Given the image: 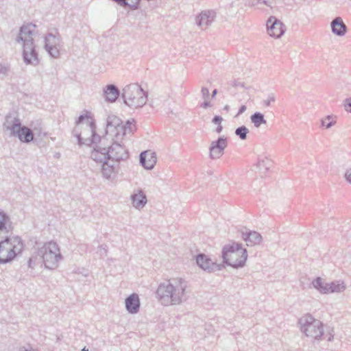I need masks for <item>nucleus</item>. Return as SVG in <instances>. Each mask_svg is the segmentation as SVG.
Listing matches in <instances>:
<instances>
[{
    "instance_id": "nucleus-1",
    "label": "nucleus",
    "mask_w": 351,
    "mask_h": 351,
    "mask_svg": "<svg viewBox=\"0 0 351 351\" xmlns=\"http://www.w3.org/2000/svg\"><path fill=\"white\" fill-rule=\"evenodd\" d=\"M36 35V25L29 23L20 28L16 42L23 45V58L27 64L36 65L38 64V53L34 44Z\"/></svg>"
},
{
    "instance_id": "nucleus-2",
    "label": "nucleus",
    "mask_w": 351,
    "mask_h": 351,
    "mask_svg": "<svg viewBox=\"0 0 351 351\" xmlns=\"http://www.w3.org/2000/svg\"><path fill=\"white\" fill-rule=\"evenodd\" d=\"M108 137L102 136L92 145L93 149L90 153V158L100 166L103 176L107 179L110 178L113 172L112 160L109 158L108 152Z\"/></svg>"
},
{
    "instance_id": "nucleus-3",
    "label": "nucleus",
    "mask_w": 351,
    "mask_h": 351,
    "mask_svg": "<svg viewBox=\"0 0 351 351\" xmlns=\"http://www.w3.org/2000/svg\"><path fill=\"white\" fill-rule=\"evenodd\" d=\"M84 119V117L83 115L78 118L77 125L74 130L75 135L79 144L93 145L102 137L95 133L96 125L93 121L87 118L85 122H82Z\"/></svg>"
},
{
    "instance_id": "nucleus-4",
    "label": "nucleus",
    "mask_w": 351,
    "mask_h": 351,
    "mask_svg": "<svg viewBox=\"0 0 351 351\" xmlns=\"http://www.w3.org/2000/svg\"><path fill=\"white\" fill-rule=\"evenodd\" d=\"M223 262L234 268L241 267L245 265L247 258V253L241 244L232 243L226 245L222 252Z\"/></svg>"
},
{
    "instance_id": "nucleus-5",
    "label": "nucleus",
    "mask_w": 351,
    "mask_h": 351,
    "mask_svg": "<svg viewBox=\"0 0 351 351\" xmlns=\"http://www.w3.org/2000/svg\"><path fill=\"white\" fill-rule=\"evenodd\" d=\"M23 247L21 239L18 237H5L0 242V264L10 263L17 254L22 252Z\"/></svg>"
},
{
    "instance_id": "nucleus-6",
    "label": "nucleus",
    "mask_w": 351,
    "mask_h": 351,
    "mask_svg": "<svg viewBox=\"0 0 351 351\" xmlns=\"http://www.w3.org/2000/svg\"><path fill=\"white\" fill-rule=\"evenodd\" d=\"M38 255L43 258L45 267L51 269L56 268L62 258L58 244L53 241L45 243L39 249Z\"/></svg>"
},
{
    "instance_id": "nucleus-7",
    "label": "nucleus",
    "mask_w": 351,
    "mask_h": 351,
    "mask_svg": "<svg viewBox=\"0 0 351 351\" xmlns=\"http://www.w3.org/2000/svg\"><path fill=\"white\" fill-rule=\"evenodd\" d=\"M298 323L300 325L301 331L308 337L319 340L324 335L322 323L309 314L300 317Z\"/></svg>"
},
{
    "instance_id": "nucleus-8",
    "label": "nucleus",
    "mask_w": 351,
    "mask_h": 351,
    "mask_svg": "<svg viewBox=\"0 0 351 351\" xmlns=\"http://www.w3.org/2000/svg\"><path fill=\"white\" fill-rule=\"evenodd\" d=\"M131 130V123L128 120L125 125L122 121L114 114H110L106 119V137L109 136L111 138L115 137L117 141L122 139L128 131Z\"/></svg>"
},
{
    "instance_id": "nucleus-9",
    "label": "nucleus",
    "mask_w": 351,
    "mask_h": 351,
    "mask_svg": "<svg viewBox=\"0 0 351 351\" xmlns=\"http://www.w3.org/2000/svg\"><path fill=\"white\" fill-rule=\"evenodd\" d=\"M177 282L179 287L178 290H176L174 286L171 284L160 285L157 290L158 295L161 299L167 300V302L169 300H178L180 295L184 293L186 286L181 280H179Z\"/></svg>"
},
{
    "instance_id": "nucleus-10",
    "label": "nucleus",
    "mask_w": 351,
    "mask_h": 351,
    "mask_svg": "<svg viewBox=\"0 0 351 351\" xmlns=\"http://www.w3.org/2000/svg\"><path fill=\"white\" fill-rule=\"evenodd\" d=\"M108 152L109 158L112 160L113 170L116 162L124 160L129 157L128 151L119 143L114 141L113 138L108 139Z\"/></svg>"
},
{
    "instance_id": "nucleus-11",
    "label": "nucleus",
    "mask_w": 351,
    "mask_h": 351,
    "mask_svg": "<svg viewBox=\"0 0 351 351\" xmlns=\"http://www.w3.org/2000/svg\"><path fill=\"white\" fill-rule=\"evenodd\" d=\"M60 43V38L51 33L48 34L45 37V49L53 58L59 56Z\"/></svg>"
},
{
    "instance_id": "nucleus-12",
    "label": "nucleus",
    "mask_w": 351,
    "mask_h": 351,
    "mask_svg": "<svg viewBox=\"0 0 351 351\" xmlns=\"http://www.w3.org/2000/svg\"><path fill=\"white\" fill-rule=\"evenodd\" d=\"M314 287L322 293L341 292L345 289L343 283L325 284L324 280L318 278L313 282Z\"/></svg>"
},
{
    "instance_id": "nucleus-13",
    "label": "nucleus",
    "mask_w": 351,
    "mask_h": 351,
    "mask_svg": "<svg viewBox=\"0 0 351 351\" xmlns=\"http://www.w3.org/2000/svg\"><path fill=\"white\" fill-rule=\"evenodd\" d=\"M140 162L144 168L147 169H153L157 162L156 153L151 150L142 152L140 155Z\"/></svg>"
},
{
    "instance_id": "nucleus-14",
    "label": "nucleus",
    "mask_w": 351,
    "mask_h": 351,
    "mask_svg": "<svg viewBox=\"0 0 351 351\" xmlns=\"http://www.w3.org/2000/svg\"><path fill=\"white\" fill-rule=\"evenodd\" d=\"M268 33L271 36L278 38L284 33L283 25L274 17L267 21Z\"/></svg>"
},
{
    "instance_id": "nucleus-15",
    "label": "nucleus",
    "mask_w": 351,
    "mask_h": 351,
    "mask_svg": "<svg viewBox=\"0 0 351 351\" xmlns=\"http://www.w3.org/2000/svg\"><path fill=\"white\" fill-rule=\"evenodd\" d=\"M4 128L10 131L11 135H16V132H19L21 126V121L12 114H8L5 117V121L3 123Z\"/></svg>"
},
{
    "instance_id": "nucleus-16",
    "label": "nucleus",
    "mask_w": 351,
    "mask_h": 351,
    "mask_svg": "<svg viewBox=\"0 0 351 351\" xmlns=\"http://www.w3.org/2000/svg\"><path fill=\"white\" fill-rule=\"evenodd\" d=\"M12 230V222L10 217L0 209V239L8 234Z\"/></svg>"
},
{
    "instance_id": "nucleus-17",
    "label": "nucleus",
    "mask_w": 351,
    "mask_h": 351,
    "mask_svg": "<svg viewBox=\"0 0 351 351\" xmlns=\"http://www.w3.org/2000/svg\"><path fill=\"white\" fill-rule=\"evenodd\" d=\"M105 100L108 102H114L120 95L119 88L114 84H108L103 90Z\"/></svg>"
},
{
    "instance_id": "nucleus-18",
    "label": "nucleus",
    "mask_w": 351,
    "mask_h": 351,
    "mask_svg": "<svg viewBox=\"0 0 351 351\" xmlns=\"http://www.w3.org/2000/svg\"><path fill=\"white\" fill-rule=\"evenodd\" d=\"M147 93L138 85L133 89V102L136 107H141L146 103Z\"/></svg>"
},
{
    "instance_id": "nucleus-19",
    "label": "nucleus",
    "mask_w": 351,
    "mask_h": 351,
    "mask_svg": "<svg viewBox=\"0 0 351 351\" xmlns=\"http://www.w3.org/2000/svg\"><path fill=\"white\" fill-rule=\"evenodd\" d=\"M242 237L247 245H258L261 242V237L256 232L245 231L242 232Z\"/></svg>"
},
{
    "instance_id": "nucleus-20",
    "label": "nucleus",
    "mask_w": 351,
    "mask_h": 351,
    "mask_svg": "<svg viewBox=\"0 0 351 351\" xmlns=\"http://www.w3.org/2000/svg\"><path fill=\"white\" fill-rule=\"evenodd\" d=\"M16 136L23 143H29L34 139V134L32 130L25 127L21 126L19 132H16Z\"/></svg>"
},
{
    "instance_id": "nucleus-21",
    "label": "nucleus",
    "mask_w": 351,
    "mask_h": 351,
    "mask_svg": "<svg viewBox=\"0 0 351 351\" xmlns=\"http://www.w3.org/2000/svg\"><path fill=\"white\" fill-rule=\"evenodd\" d=\"M197 265L204 270L211 271L216 267L212 260L204 254H199L196 258Z\"/></svg>"
},
{
    "instance_id": "nucleus-22",
    "label": "nucleus",
    "mask_w": 351,
    "mask_h": 351,
    "mask_svg": "<svg viewBox=\"0 0 351 351\" xmlns=\"http://www.w3.org/2000/svg\"><path fill=\"white\" fill-rule=\"evenodd\" d=\"M332 29L337 35H343L346 31V27L341 18H337L332 22Z\"/></svg>"
},
{
    "instance_id": "nucleus-23",
    "label": "nucleus",
    "mask_w": 351,
    "mask_h": 351,
    "mask_svg": "<svg viewBox=\"0 0 351 351\" xmlns=\"http://www.w3.org/2000/svg\"><path fill=\"white\" fill-rule=\"evenodd\" d=\"M147 203V197L141 191H138L133 195V206L141 208Z\"/></svg>"
},
{
    "instance_id": "nucleus-24",
    "label": "nucleus",
    "mask_w": 351,
    "mask_h": 351,
    "mask_svg": "<svg viewBox=\"0 0 351 351\" xmlns=\"http://www.w3.org/2000/svg\"><path fill=\"white\" fill-rule=\"evenodd\" d=\"M32 132L36 141H43L47 136V133L43 130L40 123L38 125H32Z\"/></svg>"
},
{
    "instance_id": "nucleus-25",
    "label": "nucleus",
    "mask_w": 351,
    "mask_h": 351,
    "mask_svg": "<svg viewBox=\"0 0 351 351\" xmlns=\"http://www.w3.org/2000/svg\"><path fill=\"white\" fill-rule=\"evenodd\" d=\"M121 96L122 98L123 99L124 103L128 106H130V104L129 103V101L132 100L130 93V85L125 86L123 88Z\"/></svg>"
},
{
    "instance_id": "nucleus-26",
    "label": "nucleus",
    "mask_w": 351,
    "mask_h": 351,
    "mask_svg": "<svg viewBox=\"0 0 351 351\" xmlns=\"http://www.w3.org/2000/svg\"><path fill=\"white\" fill-rule=\"evenodd\" d=\"M251 119L256 127H259L262 123H265L263 115L261 113H255L252 116Z\"/></svg>"
},
{
    "instance_id": "nucleus-27",
    "label": "nucleus",
    "mask_w": 351,
    "mask_h": 351,
    "mask_svg": "<svg viewBox=\"0 0 351 351\" xmlns=\"http://www.w3.org/2000/svg\"><path fill=\"white\" fill-rule=\"evenodd\" d=\"M222 154L221 149L216 145L213 146L210 149V156L213 158H218Z\"/></svg>"
},
{
    "instance_id": "nucleus-28",
    "label": "nucleus",
    "mask_w": 351,
    "mask_h": 351,
    "mask_svg": "<svg viewBox=\"0 0 351 351\" xmlns=\"http://www.w3.org/2000/svg\"><path fill=\"white\" fill-rule=\"evenodd\" d=\"M211 22V20L209 19V16L207 14L204 13L201 14L199 16V25H202L203 24H208Z\"/></svg>"
},
{
    "instance_id": "nucleus-29",
    "label": "nucleus",
    "mask_w": 351,
    "mask_h": 351,
    "mask_svg": "<svg viewBox=\"0 0 351 351\" xmlns=\"http://www.w3.org/2000/svg\"><path fill=\"white\" fill-rule=\"evenodd\" d=\"M223 121V119L222 117H219V116H215L213 119V122L216 124V125H218V127L217 128V132L218 133L221 132V130H222V126L221 125V123Z\"/></svg>"
},
{
    "instance_id": "nucleus-30",
    "label": "nucleus",
    "mask_w": 351,
    "mask_h": 351,
    "mask_svg": "<svg viewBox=\"0 0 351 351\" xmlns=\"http://www.w3.org/2000/svg\"><path fill=\"white\" fill-rule=\"evenodd\" d=\"M247 130L245 127L239 128L236 130V134L239 135L241 138L245 139Z\"/></svg>"
},
{
    "instance_id": "nucleus-31",
    "label": "nucleus",
    "mask_w": 351,
    "mask_h": 351,
    "mask_svg": "<svg viewBox=\"0 0 351 351\" xmlns=\"http://www.w3.org/2000/svg\"><path fill=\"white\" fill-rule=\"evenodd\" d=\"M335 122V118L330 116L327 117L322 121V125L326 128H329Z\"/></svg>"
},
{
    "instance_id": "nucleus-32",
    "label": "nucleus",
    "mask_w": 351,
    "mask_h": 351,
    "mask_svg": "<svg viewBox=\"0 0 351 351\" xmlns=\"http://www.w3.org/2000/svg\"><path fill=\"white\" fill-rule=\"evenodd\" d=\"M97 254L100 256V258H104L107 255V249L106 247L99 246L97 251Z\"/></svg>"
},
{
    "instance_id": "nucleus-33",
    "label": "nucleus",
    "mask_w": 351,
    "mask_h": 351,
    "mask_svg": "<svg viewBox=\"0 0 351 351\" xmlns=\"http://www.w3.org/2000/svg\"><path fill=\"white\" fill-rule=\"evenodd\" d=\"M216 146L219 147V148H221V152H223V149L226 146V141L224 139H219L217 143Z\"/></svg>"
},
{
    "instance_id": "nucleus-34",
    "label": "nucleus",
    "mask_w": 351,
    "mask_h": 351,
    "mask_svg": "<svg viewBox=\"0 0 351 351\" xmlns=\"http://www.w3.org/2000/svg\"><path fill=\"white\" fill-rule=\"evenodd\" d=\"M125 303V307H132V294L126 298Z\"/></svg>"
},
{
    "instance_id": "nucleus-35",
    "label": "nucleus",
    "mask_w": 351,
    "mask_h": 351,
    "mask_svg": "<svg viewBox=\"0 0 351 351\" xmlns=\"http://www.w3.org/2000/svg\"><path fill=\"white\" fill-rule=\"evenodd\" d=\"M346 104L345 105V108H346V110L348 112H351V99H348L346 101Z\"/></svg>"
},
{
    "instance_id": "nucleus-36",
    "label": "nucleus",
    "mask_w": 351,
    "mask_h": 351,
    "mask_svg": "<svg viewBox=\"0 0 351 351\" xmlns=\"http://www.w3.org/2000/svg\"><path fill=\"white\" fill-rule=\"evenodd\" d=\"M132 301H133V307H134V306H139L138 300V298L136 300L135 295L134 294H133Z\"/></svg>"
},
{
    "instance_id": "nucleus-37",
    "label": "nucleus",
    "mask_w": 351,
    "mask_h": 351,
    "mask_svg": "<svg viewBox=\"0 0 351 351\" xmlns=\"http://www.w3.org/2000/svg\"><path fill=\"white\" fill-rule=\"evenodd\" d=\"M347 180L351 182V170L348 171L346 174Z\"/></svg>"
},
{
    "instance_id": "nucleus-38",
    "label": "nucleus",
    "mask_w": 351,
    "mask_h": 351,
    "mask_svg": "<svg viewBox=\"0 0 351 351\" xmlns=\"http://www.w3.org/2000/svg\"><path fill=\"white\" fill-rule=\"evenodd\" d=\"M32 262H33L32 258H29V261H28V266H29V267H33V266H32Z\"/></svg>"
},
{
    "instance_id": "nucleus-39",
    "label": "nucleus",
    "mask_w": 351,
    "mask_h": 351,
    "mask_svg": "<svg viewBox=\"0 0 351 351\" xmlns=\"http://www.w3.org/2000/svg\"><path fill=\"white\" fill-rule=\"evenodd\" d=\"M139 308H133V315L138 312Z\"/></svg>"
},
{
    "instance_id": "nucleus-40",
    "label": "nucleus",
    "mask_w": 351,
    "mask_h": 351,
    "mask_svg": "<svg viewBox=\"0 0 351 351\" xmlns=\"http://www.w3.org/2000/svg\"><path fill=\"white\" fill-rule=\"evenodd\" d=\"M82 351H88V349H87L86 347H84V348L82 349Z\"/></svg>"
},
{
    "instance_id": "nucleus-41",
    "label": "nucleus",
    "mask_w": 351,
    "mask_h": 351,
    "mask_svg": "<svg viewBox=\"0 0 351 351\" xmlns=\"http://www.w3.org/2000/svg\"><path fill=\"white\" fill-rule=\"evenodd\" d=\"M20 351H34V350L25 349V350H21Z\"/></svg>"
},
{
    "instance_id": "nucleus-42",
    "label": "nucleus",
    "mask_w": 351,
    "mask_h": 351,
    "mask_svg": "<svg viewBox=\"0 0 351 351\" xmlns=\"http://www.w3.org/2000/svg\"><path fill=\"white\" fill-rule=\"evenodd\" d=\"M127 310L130 313H132V308H127Z\"/></svg>"
},
{
    "instance_id": "nucleus-43",
    "label": "nucleus",
    "mask_w": 351,
    "mask_h": 351,
    "mask_svg": "<svg viewBox=\"0 0 351 351\" xmlns=\"http://www.w3.org/2000/svg\"><path fill=\"white\" fill-rule=\"evenodd\" d=\"M332 338V336H330L328 340L331 341Z\"/></svg>"
},
{
    "instance_id": "nucleus-44",
    "label": "nucleus",
    "mask_w": 351,
    "mask_h": 351,
    "mask_svg": "<svg viewBox=\"0 0 351 351\" xmlns=\"http://www.w3.org/2000/svg\"><path fill=\"white\" fill-rule=\"evenodd\" d=\"M216 93H217V91H216V90H215L213 91V95H215Z\"/></svg>"
}]
</instances>
